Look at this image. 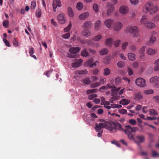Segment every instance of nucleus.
Listing matches in <instances>:
<instances>
[{
	"mask_svg": "<svg viewBox=\"0 0 159 159\" xmlns=\"http://www.w3.org/2000/svg\"><path fill=\"white\" fill-rule=\"evenodd\" d=\"M120 78L119 77H117L115 79V81L116 85H117L120 83Z\"/></svg>",
	"mask_w": 159,
	"mask_h": 159,
	"instance_id": "60",
	"label": "nucleus"
},
{
	"mask_svg": "<svg viewBox=\"0 0 159 159\" xmlns=\"http://www.w3.org/2000/svg\"><path fill=\"white\" fill-rule=\"evenodd\" d=\"M41 10L40 9H38L36 11V14L37 17H40L41 16Z\"/></svg>",
	"mask_w": 159,
	"mask_h": 159,
	"instance_id": "53",
	"label": "nucleus"
},
{
	"mask_svg": "<svg viewBox=\"0 0 159 159\" xmlns=\"http://www.w3.org/2000/svg\"><path fill=\"white\" fill-rule=\"evenodd\" d=\"M158 81H159V77L157 76H155L153 77H152L150 80V82L152 83Z\"/></svg>",
	"mask_w": 159,
	"mask_h": 159,
	"instance_id": "18",
	"label": "nucleus"
},
{
	"mask_svg": "<svg viewBox=\"0 0 159 159\" xmlns=\"http://www.w3.org/2000/svg\"><path fill=\"white\" fill-rule=\"evenodd\" d=\"M81 55L82 56L85 57H87L89 56V53L87 52V49L86 48H84V50L81 52Z\"/></svg>",
	"mask_w": 159,
	"mask_h": 159,
	"instance_id": "20",
	"label": "nucleus"
},
{
	"mask_svg": "<svg viewBox=\"0 0 159 159\" xmlns=\"http://www.w3.org/2000/svg\"><path fill=\"white\" fill-rule=\"evenodd\" d=\"M93 62V59H90V60L86 61L84 63V65L85 66H90L92 67V63Z\"/></svg>",
	"mask_w": 159,
	"mask_h": 159,
	"instance_id": "21",
	"label": "nucleus"
},
{
	"mask_svg": "<svg viewBox=\"0 0 159 159\" xmlns=\"http://www.w3.org/2000/svg\"><path fill=\"white\" fill-rule=\"evenodd\" d=\"M52 71V70L50 69V70L46 72V73H44L48 77H50V75Z\"/></svg>",
	"mask_w": 159,
	"mask_h": 159,
	"instance_id": "58",
	"label": "nucleus"
},
{
	"mask_svg": "<svg viewBox=\"0 0 159 159\" xmlns=\"http://www.w3.org/2000/svg\"><path fill=\"white\" fill-rule=\"evenodd\" d=\"M34 48L31 47L29 49V53L30 56L33 57L35 59H37V58L35 55H34L33 54L34 53Z\"/></svg>",
	"mask_w": 159,
	"mask_h": 159,
	"instance_id": "25",
	"label": "nucleus"
},
{
	"mask_svg": "<svg viewBox=\"0 0 159 159\" xmlns=\"http://www.w3.org/2000/svg\"><path fill=\"white\" fill-rule=\"evenodd\" d=\"M147 16L146 15H143L140 20V21L141 23L144 24L145 23V20L146 19Z\"/></svg>",
	"mask_w": 159,
	"mask_h": 159,
	"instance_id": "56",
	"label": "nucleus"
},
{
	"mask_svg": "<svg viewBox=\"0 0 159 159\" xmlns=\"http://www.w3.org/2000/svg\"><path fill=\"white\" fill-rule=\"evenodd\" d=\"M153 99L156 102L159 103V96H154L153 97Z\"/></svg>",
	"mask_w": 159,
	"mask_h": 159,
	"instance_id": "57",
	"label": "nucleus"
},
{
	"mask_svg": "<svg viewBox=\"0 0 159 159\" xmlns=\"http://www.w3.org/2000/svg\"><path fill=\"white\" fill-rule=\"evenodd\" d=\"M57 19L61 24H63L66 22V20L64 18V15L62 14H60L57 16Z\"/></svg>",
	"mask_w": 159,
	"mask_h": 159,
	"instance_id": "11",
	"label": "nucleus"
},
{
	"mask_svg": "<svg viewBox=\"0 0 159 159\" xmlns=\"http://www.w3.org/2000/svg\"><path fill=\"white\" fill-rule=\"evenodd\" d=\"M52 6L53 11L56 12V8L57 7H60L61 6V1L60 0H53Z\"/></svg>",
	"mask_w": 159,
	"mask_h": 159,
	"instance_id": "6",
	"label": "nucleus"
},
{
	"mask_svg": "<svg viewBox=\"0 0 159 159\" xmlns=\"http://www.w3.org/2000/svg\"><path fill=\"white\" fill-rule=\"evenodd\" d=\"M102 38V36L100 34H98L96 36L94 37L92 39L94 41H98L100 39H101Z\"/></svg>",
	"mask_w": 159,
	"mask_h": 159,
	"instance_id": "38",
	"label": "nucleus"
},
{
	"mask_svg": "<svg viewBox=\"0 0 159 159\" xmlns=\"http://www.w3.org/2000/svg\"><path fill=\"white\" fill-rule=\"evenodd\" d=\"M113 23V20L111 19H107L104 22L105 25L108 28H109L111 27V25Z\"/></svg>",
	"mask_w": 159,
	"mask_h": 159,
	"instance_id": "16",
	"label": "nucleus"
},
{
	"mask_svg": "<svg viewBox=\"0 0 159 159\" xmlns=\"http://www.w3.org/2000/svg\"><path fill=\"white\" fill-rule=\"evenodd\" d=\"M128 44V43L127 42H125L122 45L121 48L123 49H125L126 47Z\"/></svg>",
	"mask_w": 159,
	"mask_h": 159,
	"instance_id": "61",
	"label": "nucleus"
},
{
	"mask_svg": "<svg viewBox=\"0 0 159 159\" xmlns=\"http://www.w3.org/2000/svg\"><path fill=\"white\" fill-rule=\"evenodd\" d=\"M126 134L127 135L128 138L130 140H134V135H133L132 133Z\"/></svg>",
	"mask_w": 159,
	"mask_h": 159,
	"instance_id": "47",
	"label": "nucleus"
},
{
	"mask_svg": "<svg viewBox=\"0 0 159 159\" xmlns=\"http://www.w3.org/2000/svg\"><path fill=\"white\" fill-rule=\"evenodd\" d=\"M89 15V13L88 12H86L81 14L79 16V18L81 20H83L87 17Z\"/></svg>",
	"mask_w": 159,
	"mask_h": 159,
	"instance_id": "19",
	"label": "nucleus"
},
{
	"mask_svg": "<svg viewBox=\"0 0 159 159\" xmlns=\"http://www.w3.org/2000/svg\"><path fill=\"white\" fill-rule=\"evenodd\" d=\"M125 127L126 128V129L125 130H124V131L126 134L132 133V127L128 125H126Z\"/></svg>",
	"mask_w": 159,
	"mask_h": 159,
	"instance_id": "22",
	"label": "nucleus"
},
{
	"mask_svg": "<svg viewBox=\"0 0 159 159\" xmlns=\"http://www.w3.org/2000/svg\"><path fill=\"white\" fill-rule=\"evenodd\" d=\"M97 91L96 89H89L87 91V93L88 94L93 93H96Z\"/></svg>",
	"mask_w": 159,
	"mask_h": 159,
	"instance_id": "42",
	"label": "nucleus"
},
{
	"mask_svg": "<svg viewBox=\"0 0 159 159\" xmlns=\"http://www.w3.org/2000/svg\"><path fill=\"white\" fill-rule=\"evenodd\" d=\"M108 52V50L107 48H103L99 51V53L101 55L106 54Z\"/></svg>",
	"mask_w": 159,
	"mask_h": 159,
	"instance_id": "28",
	"label": "nucleus"
},
{
	"mask_svg": "<svg viewBox=\"0 0 159 159\" xmlns=\"http://www.w3.org/2000/svg\"><path fill=\"white\" fill-rule=\"evenodd\" d=\"M112 40L111 38H108L105 41V43L106 45L108 46H111Z\"/></svg>",
	"mask_w": 159,
	"mask_h": 159,
	"instance_id": "29",
	"label": "nucleus"
},
{
	"mask_svg": "<svg viewBox=\"0 0 159 159\" xmlns=\"http://www.w3.org/2000/svg\"><path fill=\"white\" fill-rule=\"evenodd\" d=\"M146 26L149 29H152L155 26V25L153 23L148 22L146 24Z\"/></svg>",
	"mask_w": 159,
	"mask_h": 159,
	"instance_id": "26",
	"label": "nucleus"
},
{
	"mask_svg": "<svg viewBox=\"0 0 159 159\" xmlns=\"http://www.w3.org/2000/svg\"><path fill=\"white\" fill-rule=\"evenodd\" d=\"M117 65L119 68H121L124 67L125 66V63L123 61H120L118 62Z\"/></svg>",
	"mask_w": 159,
	"mask_h": 159,
	"instance_id": "37",
	"label": "nucleus"
},
{
	"mask_svg": "<svg viewBox=\"0 0 159 159\" xmlns=\"http://www.w3.org/2000/svg\"><path fill=\"white\" fill-rule=\"evenodd\" d=\"M136 84L140 87H144L146 86V81L141 77L138 78L135 80Z\"/></svg>",
	"mask_w": 159,
	"mask_h": 159,
	"instance_id": "5",
	"label": "nucleus"
},
{
	"mask_svg": "<svg viewBox=\"0 0 159 159\" xmlns=\"http://www.w3.org/2000/svg\"><path fill=\"white\" fill-rule=\"evenodd\" d=\"M129 49L130 51L133 52H135L137 50V47L133 45H130L129 46Z\"/></svg>",
	"mask_w": 159,
	"mask_h": 159,
	"instance_id": "32",
	"label": "nucleus"
},
{
	"mask_svg": "<svg viewBox=\"0 0 159 159\" xmlns=\"http://www.w3.org/2000/svg\"><path fill=\"white\" fill-rule=\"evenodd\" d=\"M129 123L133 125H135L136 124V122L135 120L132 119L129 120Z\"/></svg>",
	"mask_w": 159,
	"mask_h": 159,
	"instance_id": "51",
	"label": "nucleus"
},
{
	"mask_svg": "<svg viewBox=\"0 0 159 159\" xmlns=\"http://www.w3.org/2000/svg\"><path fill=\"white\" fill-rule=\"evenodd\" d=\"M129 102L128 100L125 99H123L120 102V103L123 105H126L128 104Z\"/></svg>",
	"mask_w": 159,
	"mask_h": 159,
	"instance_id": "39",
	"label": "nucleus"
},
{
	"mask_svg": "<svg viewBox=\"0 0 159 159\" xmlns=\"http://www.w3.org/2000/svg\"><path fill=\"white\" fill-rule=\"evenodd\" d=\"M71 26H72V25H71V24L70 23L68 25L67 27H66L64 28V31L65 32L69 31L70 30V29H71Z\"/></svg>",
	"mask_w": 159,
	"mask_h": 159,
	"instance_id": "48",
	"label": "nucleus"
},
{
	"mask_svg": "<svg viewBox=\"0 0 159 159\" xmlns=\"http://www.w3.org/2000/svg\"><path fill=\"white\" fill-rule=\"evenodd\" d=\"M136 138L139 140L140 142L143 143L144 141L145 137L143 135L137 136Z\"/></svg>",
	"mask_w": 159,
	"mask_h": 159,
	"instance_id": "31",
	"label": "nucleus"
},
{
	"mask_svg": "<svg viewBox=\"0 0 159 159\" xmlns=\"http://www.w3.org/2000/svg\"><path fill=\"white\" fill-rule=\"evenodd\" d=\"M108 6L109 7L106 12L107 16L110 15L115 10V7L112 4L108 3Z\"/></svg>",
	"mask_w": 159,
	"mask_h": 159,
	"instance_id": "8",
	"label": "nucleus"
},
{
	"mask_svg": "<svg viewBox=\"0 0 159 159\" xmlns=\"http://www.w3.org/2000/svg\"><path fill=\"white\" fill-rule=\"evenodd\" d=\"M70 34L69 33H67L63 34L62 35V37L65 39H68L70 38Z\"/></svg>",
	"mask_w": 159,
	"mask_h": 159,
	"instance_id": "49",
	"label": "nucleus"
},
{
	"mask_svg": "<svg viewBox=\"0 0 159 159\" xmlns=\"http://www.w3.org/2000/svg\"><path fill=\"white\" fill-rule=\"evenodd\" d=\"M80 50V48L79 47H72L70 48L69 50V52L73 54L77 53Z\"/></svg>",
	"mask_w": 159,
	"mask_h": 159,
	"instance_id": "9",
	"label": "nucleus"
},
{
	"mask_svg": "<svg viewBox=\"0 0 159 159\" xmlns=\"http://www.w3.org/2000/svg\"><path fill=\"white\" fill-rule=\"evenodd\" d=\"M152 155L153 157H156L159 156V154L157 153L156 151L154 150H152Z\"/></svg>",
	"mask_w": 159,
	"mask_h": 159,
	"instance_id": "46",
	"label": "nucleus"
},
{
	"mask_svg": "<svg viewBox=\"0 0 159 159\" xmlns=\"http://www.w3.org/2000/svg\"><path fill=\"white\" fill-rule=\"evenodd\" d=\"M158 11L157 7L154 5L153 3L151 2L147 3L143 8V11L145 13H146L150 11L151 14L155 13Z\"/></svg>",
	"mask_w": 159,
	"mask_h": 159,
	"instance_id": "1",
	"label": "nucleus"
},
{
	"mask_svg": "<svg viewBox=\"0 0 159 159\" xmlns=\"http://www.w3.org/2000/svg\"><path fill=\"white\" fill-rule=\"evenodd\" d=\"M100 84L99 82H96L91 84L90 86L91 88H96L99 86Z\"/></svg>",
	"mask_w": 159,
	"mask_h": 159,
	"instance_id": "45",
	"label": "nucleus"
},
{
	"mask_svg": "<svg viewBox=\"0 0 159 159\" xmlns=\"http://www.w3.org/2000/svg\"><path fill=\"white\" fill-rule=\"evenodd\" d=\"M127 30L129 33L133 34L134 38H136L139 36L138 30L137 27L129 26L127 28Z\"/></svg>",
	"mask_w": 159,
	"mask_h": 159,
	"instance_id": "3",
	"label": "nucleus"
},
{
	"mask_svg": "<svg viewBox=\"0 0 159 159\" xmlns=\"http://www.w3.org/2000/svg\"><path fill=\"white\" fill-rule=\"evenodd\" d=\"M109 124V122H105V123H99L98 124L96 123V125L95 128L96 131L97 132H99L101 129L104 128L108 130V125Z\"/></svg>",
	"mask_w": 159,
	"mask_h": 159,
	"instance_id": "4",
	"label": "nucleus"
},
{
	"mask_svg": "<svg viewBox=\"0 0 159 159\" xmlns=\"http://www.w3.org/2000/svg\"><path fill=\"white\" fill-rule=\"evenodd\" d=\"M153 20L154 21L157 22L159 21V15H157L153 18Z\"/></svg>",
	"mask_w": 159,
	"mask_h": 159,
	"instance_id": "63",
	"label": "nucleus"
},
{
	"mask_svg": "<svg viewBox=\"0 0 159 159\" xmlns=\"http://www.w3.org/2000/svg\"><path fill=\"white\" fill-rule=\"evenodd\" d=\"M155 64V66L154 67V70L155 71H157L159 70V64Z\"/></svg>",
	"mask_w": 159,
	"mask_h": 159,
	"instance_id": "64",
	"label": "nucleus"
},
{
	"mask_svg": "<svg viewBox=\"0 0 159 159\" xmlns=\"http://www.w3.org/2000/svg\"><path fill=\"white\" fill-rule=\"evenodd\" d=\"M135 99L137 100L140 101L143 98V96L142 94L139 92L135 93L134 94Z\"/></svg>",
	"mask_w": 159,
	"mask_h": 159,
	"instance_id": "12",
	"label": "nucleus"
},
{
	"mask_svg": "<svg viewBox=\"0 0 159 159\" xmlns=\"http://www.w3.org/2000/svg\"><path fill=\"white\" fill-rule=\"evenodd\" d=\"M71 66L73 67H79L80 65L78 61L75 60L74 62L72 63Z\"/></svg>",
	"mask_w": 159,
	"mask_h": 159,
	"instance_id": "36",
	"label": "nucleus"
},
{
	"mask_svg": "<svg viewBox=\"0 0 159 159\" xmlns=\"http://www.w3.org/2000/svg\"><path fill=\"white\" fill-rule=\"evenodd\" d=\"M154 93L153 90L152 89H147L143 91V93L145 95H149L153 94Z\"/></svg>",
	"mask_w": 159,
	"mask_h": 159,
	"instance_id": "27",
	"label": "nucleus"
},
{
	"mask_svg": "<svg viewBox=\"0 0 159 159\" xmlns=\"http://www.w3.org/2000/svg\"><path fill=\"white\" fill-rule=\"evenodd\" d=\"M156 52V51L155 49H153L151 48H148L147 50V53L150 55H153Z\"/></svg>",
	"mask_w": 159,
	"mask_h": 159,
	"instance_id": "24",
	"label": "nucleus"
},
{
	"mask_svg": "<svg viewBox=\"0 0 159 159\" xmlns=\"http://www.w3.org/2000/svg\"><path fill=\"white\" fill-rule=\"evenodd\" d=\"M101 24V22L100 20H97L95 24L94 27L96 30H97L100 27Z\"/></svg>",
	"mask_w": 159,
	"mask_h": 159,
	"instance_id": "34",
	"label": "nucleus"
},
{
	"mask_svg": "<svg viewBox=\"0 0 159 159\" xmlns=\"http://www.w3.org/2000/svg\"><path fill=\"white\" fill-rule=\"evenodd\" d=\"M123 24L120 22H116L113 26V30L116 31H120L123 27Z\"/></svg>",
	"mask_w": 159,
	"mask_h": 159,
	"instance_id": "7",
	"label": "nucleus"
},
{
	"mask_svg": "<svg viewBox=\"0 0 159 159\" xmlns=\"http://www.w3.org/2000/svg\"><path fill=\"white\" fill-rule=\"evenodd\" d=\"M109 124L108 130L111 132L116 133L117 130H118L121 131H124V129L122 128L121 125L119 123H117L112 125H111L110 123Z\"/></svg>",
	"mask_w": 159,
	"mask_h": 159,
	"instance_id": "2",
	"label": "nucleus"
},
{
	"mask_svg": "<svg viewBox=\"0 0 159 159\" xmlns=\"http://www.w3.org/2000/svg\"><path fill=\"white\" fill-rule=\"evenodd\" d=\"M150 115H157L158 113L154 109H151L149 111Z\"/></svg>",
	"mask_w": 159,
	"mask_h": 159,
	"instance_id": "40",
	"label": "nucleus"
},
{
	"mask_svg": "<svg viewBox=\"0 0 159 159\" xmlns=\"http://www.w3.org/2000/svg\"><path fill=\"white\" fill-rule=\"evenodd\" d=\"M128 8L127 7L122 6L120 7L119 11L120 13L123 14H125L128 12Z\"/></svg>",
	"mask_w": 159,
	"mask_h": 159,
	"instance_id": "10",
	"label": "nucleus"
},
{
	"mask_svg": "<svg viewBox=\"0 0 159 159\" xmlns=\"http://www.w3.org/2000/svg\"><path fill=\"white\" fill-rule=\"evenodd\" d=\"M82 35L86 37H88L91 34V33L89 30H84L82 32Z\"/></svg>",
	"mask_w": 159,
	"mask_h": 159,
	"instance_id": "23",
	"label": "nucleus"
},
{
	"mask_svg": "<svg viewBox=\"0 0 159 159\" xmlns=\"http://www.w3.org/2000/svg\"><path fill=\"white\" fill-rule=\"evenodd\" d=\"M91 23L89 21L85 22L82 25V27L84 29H89L91 27Z\"/></svg>",
	"mask_w": 159,
	"mask_h": 159,
	"instance_id": "13",
	"label": "nucleus"
},
{
	"mask_svg": "<svg viewBox=\"0 0 159 159\" xmlns=\"http://www.w3.org/2000/svg\"><path fill=\"white\" fill-rule=\"evenodd\" d=\"M146 48V46H143L141 48H140L139 51V54H140V57L141 58H143L144 56V52Z\"/></svg>",
	"mask_w": 159,
	"mask_h": 159,
	"instance_id": "14",
	"label": "nucleus"
},
{
	"mask_svg": "<svg viewBox=\"0 0 159 159\" xmlns=\"http://www.w3.org/2000/svg\"><path fill=\"white\" fill-rule=\"evenodd\" d=\"M76 72L79 75H84L87 74L88 73V71L86 69H85L77 71Z\"/></svg>",
	"mask_w": 159,
	"mask_h": 159,
	"instance_id": "33",
	"label": "nucleus"
},
{
	"mask_svg": "<svg viewBox=\"0 0 159 159\" xmlns=\"http://www.w3.org/2000/svg\"><path fill=\"white\" fill-rule=\"evenodd\" d=\"M93 8L95 12H98V7L97 4H94L93 5Z\"/></svg>",
	"mask_w": 159,
	"mask_h": 159,
	"instance_id": "44",
	"label": "nucleus"
},
{
	"mask_svg": "<svg viewBox=\"0 0 159 159\" xmlns=\"http://www.w3.org/2000/svg\"><path fill=\"white\" fill-rule=\"evenodd\" d=\"M111 70L108 68H107L104 69L103 74L104 75L107 76L110 74Z\"/></svg>",
	"mask_w": 159,
	"mask_h": 159,
	"instance_id": "30",
	"label": "nucleus"
},
{
	"mask_svg": "<svg viewBox=\"0 0 159 159\" xmlns=\"http://www.w3.org/2000/svg\"><path fill=\"white\" fill-rule=\"evenodd\" d=\"M130 3L133 5H136L138 4L139 0H130Z\"/></svg>",
	"mask_w": 159,
	"mask_h": 159,
	"instance_id": "50",
	"label": "nucleus"
},
{
	"mask_svg": "<svg viewBox=\"0 0 159 159\" xmlns=\"http://www.w3.org/2000/svg\"><path fill=\"white\" fill-rule=\"evenodd\" d=\"M120 40L119 39H117L114 41L113 43L115 47H118L120 43Z\"/></svg>",
	"mask_w": 159,
	"mask_h": 159,
	"instance_id": "43",
	"label": "nucleus"
},
{
	"mask_svg": "<svg viewBox=\"0 0 159 159\" xmlns=\"http://www.w3.org/2000/svg\"><path fill=\"white\" fill-rule=\"evenodd\" d=\"M76 7V8L79 10H80L82 9L83 7V4L81 2H79L77 3Z\"/></svg>",
	"mask_w": 159,
	"mask_h": 159,
	"instance_id": "41",
	"label": "nucleus"
},
{
	"mask_svg": "<svg viewBox=\"0 0 159 159\" xmlns=\"http://www.w3.org/2000/svg\"><path fill=\"white\" fill-rule=\"evenodd\" d=\"M135 54L132 52H130L128 54L129 59L131 61H134L135 60Z\"/></svg>",
	"mask_w": 159,
	"mask_h": 159,
	"instance_id": "15",
	"label": "nucleus"
},
{
	"mask_svg": "<svg viewBox=\"0 0 159 159\" xmlns=\"http://www.w3.org/2000/svg\"><path fill=\"white\" fill-rule=\"evenodd\" d=\"M67 10L68 16L71 17H73L74 16V14L72 8L70 7H68Z\"/></svg>",
	"mask_w": 159,
	"mask_h": 159,
	"instance_id": "17",
	"label": "nucleus"
},
{
	"mask_svg": "<svg viewBox=\"0 0 159 159\" xmlns=\"http://www.w3.org/2000/svg\"><path fill=\"white\" fill-rule=\"evenodd\" d=\"M13 45L15 47H18V44L17 41L16 40V38H14L13 41Z\"/></svg>",
	"mask_w": 159,
	"mask_h": 159,
	"instance_id": "59",
	"label": "nucleus"
},
{
	"mask_svg": "<svg viewBox=\"0 0 159 159\" xmlns=\"http://www.w3.org/2000/svg\"><path fill=\"white\" fill-rule=\"evenodd\" d=\"M82 81L85 84L88 85L91 83V81L89 78H86L82 80Z\"/></svg>",
	"mask_w": 159,
	"mask_h": 159,
	"instance_id": "35",
	"label": "nucleus"
},
{
	"mask_svg": "<svg viewBox=\"0 0 159 159\" xmlns=\"http://www.w3.org/2000/svg\"><path fill=\"white\" fill-rule=\"evenodd\" d=\"M156 40V38L154 36H152L150 38V42L151 43H154Z\"/></svg>",
	"mask_w": 159,
	"mask_h": 159,
	"instance_id": "55",
	"label": "nucleus"
},
{
	"mask_svg": "<svg viewBox=\"0 0 159 159\" xmlns=\"http://www.w3.org/2000/svg\"><path fill=\"white\" fill-rule=\"evenodd\" d=\"M36 6V2L35 1H33L31 2L30 8L31 9H35Z\"/></svg>",
	"mask_w": 159,
	"mask_h": 159,
	"instance_id": "52",
	"label": "nucleus"
},
{
	"mask_svg": "<svg viewBox=\"0 0 159 159\" xmlns=\"http://www.w3.org/2000/svg\"><path fill=\"white\" fill-rule=\"evenodd\" d=\"M3 26L5 28H7L8 26L9 22L7 20L4 21L3 22Z\"/></svg>",
	"mask_w": 159,
	"mask_h": 159,
	"instance_id": "54",
	"label": "nucleus"
},
{
	"mask_svg": "<svg viewBox=\"0 0 159 159\" xmlns=\"http://www.w3.org/2000/svg\"><path fill=\"white\" fill-rule=\"evenodd\" d=\"M120 87H118L117 88H116V87H114V88L111 89V92H118L119 90H120Z\"/></svg>",
	"mask_w": 159,
	"mask_h": 159,
	"instance_id": "62",
	"label": "nucleus"
}]
</instances>
